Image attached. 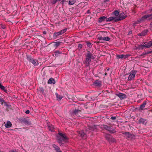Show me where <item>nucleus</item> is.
Wrapping results in <instances>:
<instances>
[{"label":"nucleus","instance_id":"f257e3e1","mask_svg":"<svg viewBox=\"0 0 152 152\" xmlns=\"http://www.w3.org/2000/svg\"><path fill=\"white\" fill-rule=\"evenodd\" d=\"M85 57L84 62L86 66H88L89 65L91 59L93 60L95 58L93 54L90 51H88L86 53Z\"/></svg>","mask_w":152,"mask_h":152},{"label":"nucleus","instance_id":"f03ea898","mask_svg":"<svg viewBox=\"0 0 152 152\" xmlns=\"http://www.w3.org/2000/svg\"><path fill=\"white\" fill-rule=\"evenodd\" d=\"M99 127H100L102 129H105L109 131H111V127L110 126H108L106 125H103L101 126L97 125H93L89 126L88 129L91 131H96Z\"/></svg>","mask_w":152,"mask_h":152},{"label":"nucleus","instance_id":"7ed1b4c3","mask_svg":"<svg viewBox=\"0 0 152 152\" xmlns=\"http://www.w3.org/2000/svg\"><path fill=\"white\" fill-rule=\"evenodd\" d=\"M59 136L58 137V141L59 143H61L62 141L67 140L68 138L65 134L58 133Z\"/></svg>","mask_w":152,"mask_h":152},{"label":"nucleus","instance_id":"20e7f679","mask_svg":"<svg viewBox=\"0 0 152 152\" xmlns=\"http://www.w3.org/2000/svg\"><path fill=\"white\" fill-rule=\"evenodd\" d=\"M27 59L30 62H31L34 66L38 65L39 63L37 60L33 58L28 55H26Z\"/></svg>","mask_w":152,"mask_h":152},{"label":"nucleus","instance_id":"39448f33","mask_svg":"<svg viewBox=\"0 0 152 152\" xmlns=\"http://www.w3.org/2000/svg\"><path fill=\"white\" fill-rule=\"evenodd\" d=\"M127 17V15H125L124 12H123L120 14L118 16L116 17L115 22H116L125 19Z\"/></svg>","mask_w":152,"mask_h":152},{"label":"nucleus","instance_id":"423d86ee","mask_svg":"<svg viewBox=\"0 0 152 152\" xmlns=\"http://www.w3.org/2000/svg\"><path fill=\"white\" fill-rule=\"evenodd\" d=\"M148 15H144L142 16V18L139 19V20L135 21L133 23V25L134 26H136V25L138 24H139L142 21H143L145 19H147L148 18Z\"/></svg>","mask_w":152,"mask_h":152},{"label":"nucleus","instance_id":"0eeeda50","mask_svg":"<svg viewBox=\"0 0 152 152\" xmlns=\"http://www.w3.org/2000/svg\"><path fill=\"white\" fill-rule=\"evenodd\" d=\"M137 72V71L135 70L132 71L130 73L128 80H133L135 77Z\"/></svg>","mask_w":152,"mask_h":152},{"label":"nucleus","instance_id":"6e6552de","mask_svg":"<svg viewBox=\"0 0 152 152\" xmlns=\"http://www.w3.org/2000/svg\"><path fill=\"white\" fill-rule=\"evenodd\" d=\"M80 112L81 111L80 110L75 109L72 110L71 113V115L73 116H75V115L78 116H80L79 114L80 113Z\"/></svg>","mask_w":152,"mask_h":152},{"label":"nucleus","instance_id":"1a4fd4ad","mask_svg":"<svg viewBox=\"0 0 152 152\" xmlns=\"http://www.w3.org/2000/svg\"><path fill=\"white\" fill-rule=\"evenodd\" d=\"M122 133L125 135V137L128 139H132L134 137V135L129 132H124Z\"/></svg>","mask_w":152,"mask_h":152},{"label":"nucleus","instance_id":"9d476101","mask_svg":"<svg viewBox=\"0 0 152 152\" xmlns=\"http://www.w3.org/2000/svg\"><path fill=\"white\" fill-rule=\"evenodd\" d=\"M142 46L147 48H150L152 46V40L149 42H145L144 43V45Z\"/></svg>","mask_w":152,"mask_h":152},{"label":"nucleus","instance_id":"9b49d317","mask_svg":"<svg viewBox=\"0 0 152 152\" xmlns=\"http://www.w3.org/2000/svg\"><path fill=\"white\" fill-rule=\"evenodd\" d=\"M79 136L81 137L84 139H85L87 137L86 135L83 131H80L79 133Z\"/></svg>","mask_w":152,"mask_h":152},{"label":"nucleus","instance_id":"f8f14e48","mask_svg":"<svg viewBox=\"0 0 152 152\" xmlns=\"http://www.w3.org/2000/svg\"><path fill=\"white\" fill-rule=\"evenodd\" d=\"M147 123L146 120L141 118L137 121V123L145 124Z\"/></svg>","mask_w":152,"mask_h":152},{"label":"nucleus","instance_id":"ddd939ff","mask_svg":"<svg viewBox=\"0 0 152 152\" xmlns=\"http://www.w3.org/2000/svg\"><path fill=\"white\" fill-rule=\"evenodd\" d=\"M5 124L4 126L6 128H9L11 127L12 126V124L10 121H7V123L5 122L4 123Z\"/></svg>","mask_w":152,"mask_h":152},{"label":"nucleus","instance_id":"4468645a","mask_svg":"<svg viewBox=\"0 0 152 152\" xmlns=\"http://www.w3.org/2000/svg\"><path fill=\"white\" fill-rule=\"evenodd\" d=\"M148 32V30L147 29L145 30L142 31L141 33L139 34V35L140 36H144L146 35Z\"/></svg>","mask_w":152,"mask_h":152},{"label":"nucleus","instance_id":"2eb2a0df","mask_svg":"<svg viewBox=\"0 0 152 152\" xmlns=\"http://www.w3.org/2000/svg\"><path fill=\"white\" fill-rule=\"evenodd\" d=\"M52 146L55 149V150L57 151V152H62L58 146L55 144L53 145Z\"/></svg>","mask_w":152,"mask_h":152},{"label":"nucleus","instance_id":"dca6fc26","mask_svg":"<svg viewBox=\"0 0 152 152\" xmlns=\"http://www.w3.org/2000/svg\"><path fill=\"white\" fill-rule=\"evenodd\" d=\"M102 82L98 80H96L94 82V84L96 86H100L101 85Z\"/></svg>","mask_w":152,"mask_h":152},{"label":"nucleus","instance_id":"f3484780","mask_svg":"<svg viewBox=\"0 0 152 152\" xmlns=\"http://www.w3.org/2000/svg\"><path fill=\"white\" fill-rule=\"evenodd\" d=\"M117 18L116 17H111L106 19V21L107 22H110L111 21L113 20H114L115 21V19Z\"/></svg>","mask_w":152,"mask_h":152},{"label":"nucleus","instance_id":"a211bd4d","mask_svg":"<svg viewBox=\"0 0 152 152\" xmlns=\"http://www.w3.org/2000/svg\"><path fill=\"white\" fill-rule=\"evenodd\" d=\"M0 103H1V105H3V104H4L5 106L7 105V102L5 101L2 97H0Z\"/></svg>","mask_w":152,"mask_h":152},{"label":"nucleus","instance_id":"6ab92c4d","mask_svg":"<svg viewBox=\"0 0 152 152\" xmlns=\"http://www.w3.org/2000/svg\"><path fill=\"white\" fill-rule=\"evenodd\" d=\"M56 83V81L54 79L52 78H50L48 80V83L49 84H54Z\"/></svg>","mask_w":152,"mask_h":152},{"label":"nucleus","instance_id":"aec40b11","mask_svg":"<svg viewBox=\"0 0 152 152\" xmlns=\"http://www.w3.org/2000/svg\"><path fill=\"white\" fill-rule=\"evenodd\" d=\"M117 95L120 97V98L121 99H123L126 97V95L124 94H122L121 93H120L118 94Z\"/></svg>","mask_w":152,"mask_h":152},{"label":"nucleus","instance_id":"412c9836","mask_svg":"<svg viewBox=\"0 0 152 152\" xmlns=\"http://www.w3.org/2000/svg\"><path fill=\"white\" fill-rule=\"evenodd\" d=\"M107 19V17L105 16H102L99 17V22L101 23Z\"/></svg>","mask_w":152,"mask_h":152},{"label":"nucleus","instance_id":"4be33fe9","mask_svg":"<svg viewBox=\"0 0 152 152\" xmlns=\"http://www.w3.org/2000/svg\"><path fill=\"white\" fill-rule=\"evenodd\" d=\"M146 104V102L144 101L143 102L142 104H141L140 107V109L141 110H143L144 109V108L145 107V106Z\"/></svg>","mask_w":152,"mask_h":152},{"label":"nucleus","instance_id":"5701e85b","mask_svg":"<svg viewBox=\"0 0 152 152\" xmlns=\"http://www.w3.org/2000/svg\"><path fill=\"white\" fill-rule=\"evenodd\" d=\"M48 130L51 132L53 131L54 129V127L53 126L50 125H48Z\"/></svg>","mask_w":152,"mask_h":152},{"label":"nucleus","instance_id":"b1692460","mask_svg":"<svg viewBox=\"0 0 152 152\" xmlns=\"http://www.w3.org/2000/svg\"><path fill=\"white\" fill-rule=\"evenodd\" d=\"M113 14L115 16L118 17L119 15V12L117 10H115L113 12Z\"/></svg>","mask_w":152,"mask_h":152},{"label":"nucleus","instance_id":"393cba45","mask_svg":"<svg viewBox=\"0 0 152 152\" xmlns=\"http://www.w3.org/2000/svg\"><path fill=\"white\" fill-rule=\"evenodd\" d=\"M61 35V34H60L59 32H55L53 34V37L54 38H56L57 37Z\"/></svg>","mask_w":152,"mask_h":152},{"label":"nucleus","instance_id":"a878e982","mask_svg":"<svg viewBox=\"0 0 152 152\" xmlns=\"http://www.w3.org/2000/svg\"><path fill=\"white\" fill-rule=\"evenodd\" d=\"M67 30V28H65L60 31L59 32L61 35L65 33L66 31Z\"/></svg>","mask_w":152,"mask_h":152},{"label":"nucleus","instance_id":"bb28decb","mask_svg":"<svg viewBox=\"0 0 152 152\" xmlns=\"http://www.w3.org/2000/svg\"><path fill=\"white\" fill-rule=\"evenodd\" d=\"M56 98L58 99H59L60 100H61L62 98V96H60V95L58 94L57 93H56Z\"/></svg>","mask_w":152,"mask_h":152},{"label":"nucleus","instance_id":"cd10ccee","mask_svg":"<svg viewBox=\"0 0 152 152\" xmlns=\"http://www.w3.org/2000/svg\"><path fill=\"white\" fill-rule=\"evenodd\" d=\"M86 44H87V46L88 47H89L90 48H91V47H92V45L91 43L90 42H89L88 41H87L86 42Z\"/></svg>","mask_w":152,"mask_h":152},{"label":"nucleus","instance_id":"c85d7f7f","mask_svg":"<svg viewBox=\"0 0 152 152\" xmlns=\"http://www.w3.org/2000/svg\"><path fill=\"white\" fill-rule=\"evenodd\" d=\"M62 53L61 52H60L59 51H56L54 52V54L55 56H58V54H61Z\"/></svg>","mask_w":152,"mask_h":152},{"label":"nucleus","instance_id":"c756f323","mask_svg":"<svg viewBox=\"0 0 152 152\" xmlns=\"http://www.w3.org/2000/svg\"><path fill=\"white\" fill-rule=\"evenodd\" d=\"M109 141V142H115V140L114 138L111 137Z\"/></svg>","mask_w":152,"mask_h":152},{"label":"nucleus","instance_id":"7c9ffc66","mask_svg":"<svg viewBox=\"0 0 152 152\" xmlns=\"http://www.w3.org/2000/svg\"><path fill=\"white\" fill-rule=\"evenodd\" d=\"M116 57L118 58H123V54L117 55Z\"/></svg>","mask_w":152,"mask_h":152},{"label":"nucleus","instance_id":"2f4dec72","mask_svg":"<svg viewBox=\"0 0 152 152\" xmlns=\"http://www.w3.org/2000/svg\"><path fill=\"white\" fill-rule=\"evenodd\" d=\"M104 41H109L110 39V38L109 37H104Z\"/></svg>","mask_w":152,"mask_h":152},{"label":"nucleus","instance_id":"473e14b6","mask_svg":"<svg viewBox=\"0 0 152 152\" xmlns=\"http://www.w3.org/2000/svg\"><path fill=\"white\" fill-rule=\"evenodd\" d=\"M130 56V55L129 54L123 55V58L126 59Z\"/></svg>","mask_w":152,"mask_h":152},{"label":"nucleus","instance_id":"72a5a7b5","mask_svg":"<svg viewBox=\"0 0 152 152\" xmlns=\"http://www.w3.org/2000/svg\"><path fill=\"white\" fill-rule=\"evenodd\" d=\"M22 122L25 124H28V121L26 120L25 118H24V119L22 121Z\"/></svg>","mask_w":152,"mask_h":152},{"label":"nucleus","instance_id":"f704fd0d","mask_svg":"<svg viewBox=\"0 0 152 152\" xmlns=\"http://www.w3.org/2000/svg\"><path fill=\"white\" fill-rule=\"evenodd\" d=\"M110 137H111L109 135H107L105 136L106 138L108 141L110 139Z\"/></svg>","mask_w":152,"mask_h":152},{"label":"nucleus","instance_id":"c9c22d12","mask_svg":"<svg viewBox=\"0 0 152 152\" xmlns=\"http://www.w3.org/2000/svg\"><path fill=\"white\" fill-rule=\"evenodd\" d=\"M75 3V1H69V4L70 5H73Z\"/></svg>","mask_w":152,"mask_h":152},{"label":"nucleus","instance_id":"e433bc0d","mask_svg":"<svg viewBox=\"0 0 152 152\" xmlns=\"http://www.w3.org/2000/svg\"><path fill=\"white\" fill-rule=\"evenodd\" d=\"M83 47V45L81 44H79L78 45V49L79 50H80Z\"/></svg>","mask_w":152,"mask_h":152},{"label":"nucleus","instance_id":"4c0bfd02","mask_svg":"<svg viewBox=\"0 0 152 152\" xmlns=\"http://www.w3.org/2000/svg\"><path fill=\"white\" fill-rule=\"evenodd\" d=\"M0 88L2 90H4L5 89V87L4 86L2 85L0 83Z\"/></svg>","mask_w":152,"mask_h":152},{"label":"nucleus","instance_id":"58836bf2","mask_svg":"<svg viewBox=\"0 0 152 152\" xmlns=\"http://www.w3.org/2000/svg\"><path fill=\"white\" fill-rule=\"evenodd\" d=\"M104 37L102 36L99 37L98 38V39L99 40H103Z\"/></svg>","mask_w":152,"mask_h":152},{"label":"nucleus","instance_id":"ea45409f","mask_svg":"<svg viewBox=\"0 0 152 152\" xmlns=\"http://www.w3.org/2000/svg\"><path fill=\"white\" fill-rule=\"evenodd\" d=\"M57 1H61V0H57ZM66 0H61V3L63 4L64 3V2Z\"/></svg>","mask_w":152,"mask_h":152},{"label":"nucleus","instance_id":"a19ab883","mask_svg":"<svg viewBox=\"0 0 152 152\" xmlns=\"http://www.w3.org/2000/svg\"><path fill=\"white\" fill-rule=\"evenodd\" d=\"M57 2V0H53L52 1V3L53 4H55Z\"/></svg>","mask_w":152,"mask_h":152},{"label":"nucleus","instance_id":"79ce46f5","mask_svg":"<svg viewBox=\"0 0 152 152\" xmlns=\"http://www.w3.org/2000/svg\"><path fill=\"white\" fill-rule=\"evenodd\" d=\"M110 118L112 120H115L116 118L115 117V116H114V117H111Z\"/></svg>","mask_w":152,"mask_h":152},{"label":"nucleus","instance_id":"37998d69","mask_svg":"<svg viewBox=\"0 0 152 152\" xmlns=\"http://www.w3.org/2000/svg\"><path fill=\"white\" fill-rule=\"evenodd\" d=\"M40 91L42 92L43 93L44 91V89L43 88H41L40 89Z\"/></svg>","mask_w":152,"mask_h":152},{"label":"nucleus","instance_id":"c03bdc74","mask_svg":"<svg viewBox=\"0 0 152 152\" xmlns=\"http://www.w3.org/2000/svg\"><path fill=\"white\" fill-rule=\"evenodd\" d=\"M25 113L26 114H28L30 113V111L29 110H28L26 111Z\"/></svg>","mask_w":152,"mask_h":152},{"label":"nucleus","instance_id":"a18cd8bd","mask_svg":"<svg viewBox=\"0 0 152 152\" xmlns=\"http://www.w3.org/2000/svg\"><path fill=\"white\" fill-rule=\"evenodd\" d=\"M147 53H143L142 55H140L141 56H142L144 55H146Z\"/></svg>","mask_w":152,"mask_h":152},{"label":"nucleus","instance_id":"49530a36","mask_svg":"<svg viewBox=\"0 0 152 152\" xmlns=\"http://www.w3.org/2000/svg\"><path fill=\"white\" fill-rule=\"evenodd\" d=\"M106 76L107 75V72L105 73L104 74Z\"/></svg>","mask_w":152,"mask_h":152},{"label":"nucleus","instance_id":"de8ad7c7","mask_svg":"<svg viewBox=\"0 0 152 152\" xmlns=\"http://www.w3.org/2000/svg\"><path fill=\"white\" fill-rule=\"evenodd\" d=\"M109 0H105L104 1L105 2L108 1H109Z\"/></svg>","mask_w":152,"mask_h":152},{"label":"nucleus","instance_id":"09e8293b","mask_svg":"<svg viewBox=\"0 0 152 152\" xmlns=\"http://www.w3.org/2000/svg\"><path fill=\"white\" fill-rule=\"evenodd\" d=\"M3 28H5V26H2V27Z\"/></svg>","mask_w":152,"mask_h":152},{"label":"nucleus","instance_id":"8fccbe9b","mask_svg":"<svg viewBox=\"0 0 152 152\" xmlns=\"http://www.w3.org/2000/svg\"><path fill=\"white\" fill-rule=\"evenodd\" d=\"M89 11L88 10L87 12V13H89Z\"/></svg>","mask_w":152,"mask_h":152},{"label":"nucleus","instance_id":"3c124183","mask_svg":"<svg viewBox=\"0 0 152 152\" xmlns=\"http://www.w3.org/2000/svg\"><path fill=\"white\" fill-rule=\"evenodd\" d=\"M15 129H18V128H15V129H14V130H15Z\"/></svg>","mask_w":152,"mask_h":152},{"label":"nucleus","instance_id":"603ef678","mask_svg":"<svg viewBox=\"0 0 152 152\" xmlns=\"http://www.w3.org/2000/svg\"><path fill=\"white\" fill-rule=\"evenodd\" d=\"M109 70V69H107V70L108 71Z\"/></svg>","mask_w":152,"mask_h":152},{"label":"nucleus","instance_id":"864d4df0","mask_svg":"<svg viewBox=\"0 0 152 152\" xmlns=\"http://www.w3.org/2000/svg\"><path fill=\"white\" fill-rule=\"evenodd\" d=\"M129 34H130V32H129Z\"/></svg>","mask_w":152,"mask_h":152},{"label":"nucleus","instance_id":"5fc2aeb1","mask_svg":"<svg viewBox=\"0 0 152 152\" xmlns=\"http://www.w3.org/2000/svg\"><path fill=\"white\" fill-rule=\"evenodd\" d=\"M151 11H152V8L151 9Z\"/></svg>","mask_w":152,"mask_h":152}]
</instances>
